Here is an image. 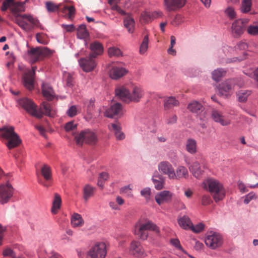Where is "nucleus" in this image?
Returning <instances> with one entry per match:
<instances>
[{"mask_svg": "<svg viewBox=\"0 0 258 258\" xmlns=\"http://www.w3.org/2000/svg\"><path fill=\"white\" fill-rule=\"evenodd\" d=\"M18 103L29 114L37 118H42L43 114L53 117L55 114V111L48 102H42L39 109H37V105L34 102L28 98L19 99Z\"/></svg>", "mask_w": 258, "mask_h": 258, "instance_id": "nucleus-1", "label": "nucleus"}, {"mask_svg": "<svg viewBox=\"0 0 258 258\" xmlns=\"http://www.w3.org/2000/svg\"><path fill=\"white\" fill-rule=\"evenodd\" d=\"M203 187L212 195L214 201L218 202L225 197V190L223 185L214 178H209L203 183Z\"/></svg>", "mask_w": 258, "mask_h": 258, "instance_id": "nucleus-2", "label": "nucleus"}, {"mask_svg": "<svg viewBox=\"0 0 258 258\" xmlns=\"http://www.w3.org/2000/svg\"><path fill=\"white\" fill-rule=\"evenodd\" d=\"M148 231H152L155 233L160 232L157 226L149 220L140 219L135 225L134 233L141 239L145 240L148 236Z\"/></svg>", "mask_w": 258, "mask_h": 258, "instance_id": "nucleus-3", "label": "nucleus"}, {"mask_svg": "<svg viewBox=\"0 0 258 258\" xmlns=\"http://www.w3.org/2000/svg\"><path fill=\"white\" fill-rule=\"evenodd\" d=\"M0 139L7 141L6 145L9 149L18 146L21 143L19 136L14 131V127L5 126L0 128Z\"/></svg>", "mask_w": 258, "mask_h": 258, "instance_id": "nucleus-4", "label": "nucleus"}, {"mask_svg": "<svg viewBox=\"0 0 258 258\" xmlns=\"http://www.w3.org/2000/svg\"><path fill=\"white\" fill-rule=\"evenodd\" d=\"M15 22L24 31L29 32L31 31L34 27L39 26V21L29 15H17L14 20Z\"/></svg>", "mask_w": 258, "mask_h": 258, "instance_id": "nucleus-5", "label": "nucleus"}, {"mask_svg": "<svg viewBox=\"0 0 258 258\" xmlns=\"http://www.w3.org/2000/svg\"><path fill=\"white\" fill-rule=\"evenodd\" d=\"M52 52V50L47 47H39L32 48L28 50V55L30 62L33 64L42 60L45 57L51 55Z\"/></svg>", "mask_w": 258, "mask_h": 258, "instance_id": "nucleus-6", "label": "nucleus"}, {"mask_svg": "<svg viewBox=\"0 0 258 258\" xmlns=\"http://www.w3.org/2000/svg\"><path fill=\"white\" fill-rule=\"evenodd\" d=\"M61 5H56L52 2H47L45 3L46 8L48 12L50 13L55 12L61 10V12L64 14V16L70 19H72L75 14L76 10L74 6H64L61 9Z\"/></svg>", "mask_w": 258, "mask_h": 258, "instance_id": "nucleus-7", "label": "nucleus"}, {"mask_svg": "<svg viewBox=\"0 0 258 258\" xmlns=\"http://www.w3.org/2000/svg\"><path fill=\"white\" fill-rule=\"evenodd\" d=\"M75 140L78 145L82 146L84 143L94 145L97 142V138L94 133L89 130H85L77 134Z\"/></svg>", "mask_w": 258, "mask_h": 258, "instance_id": "nucleus-8", "label": "nucleus"}, {"mask_svg": "<svg viewBox=\"0 0 258 258\" xmlns=\"http://www.w3.org/2000/svg\"><path fill=\"white\" fill-rule=\"evenodd\" d=\"M249 21L247 18L239 19L232 23L231 32L234 37H239L244 33Z\"/></svg>", "mask_w": 258, "mask_h": 258, "instance_id": "nucleus-9", "label": "nucleus"}, {"mask_svg": "<svg viewBox=\"0 0 258 258\" xmlns=\"http://www.w3.org/2000/svg\"><path fill=\"white\" fill-rule=\"evenodd\" d=\"M106 253L104 242L96 243L88 251L86 258H104Z\"/></svg>", "mask_w": 258, "mask_h": 258, "instance_id": "nucleus-10", "label": "nucleus"}, {"mask_svg": "<svg viewBox=\"0 0 258 258\" xmlns=\"http://www.w3.org/2000/svg\"><path fill=\"white\" fill-rule=\"evenodd\" d=\"M236 84V80L234 79L227 80L219 84L218 87L219 94L224 97L230 96L234 91Z\"/></svg>", "mask_w": 258, "mask_h": 258, "instance_id": "nucleus-11", "label": "nucleus"}, {"mask_svg": "<svg viewBox=\"0 0 258 258\" xmlns=\"http://www.w3.org/2000/svg\"><path fill=\"white\" fill-rule=\"evenodd\" d=\"M14 194V188L9 183L0 185V203L2 205L9 202Z\"/></svg>", "mask_w": 258, "mask_h": 258, "instance_id": "nucleus-12", "label": "nucleus"}, {"mask_svg": "<svg viewBox=\"0 0 258 258\" xmlns=\"http://www.w3.org/2000/svg\"><path fill=\"white\" fill-rule=\"evenodd\" d=\"M206 245L212 249H215L220 246L223 242L222 237L219 234L210 232L205 238Z\"/></svg>", "mask_w": 258, "mask_h": 258, "instance_id": "nucleus-13", "label": "nucleus"}, {"mask_svg": "<svg viewBox=\"0 0 258 258\" xmlns=\"http://www.w3.org/2000/svg\"><path fill=\"white\" fill-rule=\"evenodd\" d=\"M211 117L214 121L219 123L222 126L228 125L231 123L229 118L223 115L222 111L215 108L211 111Z\"/></svg>", "mask_w": 258, "mask_h": 258, "instance_id": "nucleus-14", "label": "nucleus"}, {"mask_svg": "<svg viewBox=\"0 0 258 258\" xmlns=\"http://www.w3.org/2000/svg\"><path fill=\"white\" fill-rule=\"evenodd\" d=\"M94 57L89 56L86 58H81L79 62L80 67L85 72H89L93 71L96 66V63Z\"/></svg>", "mask_w": 258, "mask_h": 258, "instance_id": "nucleus-15", "label": "nucleus"}, {"mask_svg": "<svg viewBox=\"0 0 258 258\" xmlns=\"http://www.w3.org/2000/svg\"><path fill=\"white\" fill-rule=\"evenodd\" d=\"M144 94L142 89L138 86L133 85L132 86L131 92H130V99L126 98L128 102H138Z\"/></svg>", "mask_w": 258, "mask_h": 258, "instance_id": "nucleus-16", "label": "nucleus"}, {"mask_svg": "<svg viewBox=\"0 0 258 258\" xmlns=\"http://www.w3.org/2000/svg\"><path fill=\"white\" fill-rule=\"evenodd\" d=\"M158 170L163 174L168 175L169 179H172L175 175V171L172 165L167 161H162L158 164Z\"/></svg>", "mask_w": 258, "mask_h": 258, "instance_id": "nucleus-17", "label": "nucleus"}, {"mask_svg": "<svg viewBox=\"0 0 258 258\" xmlns=\"http://www.w3.org/2000/svg\"><path fill=\"white\" fill-rule=\"evenodd\" d=\"M122 114L121 104L119 103H115L105 111L104 115L107 117L113 118L115 115H121Z\"/></svg>", "mask_w": 258, "mask_h": 258, "instance_id": "nucleus-18", "label": "nucleus"}, {"mask_svg": "<svg viewBox=\"0 0 258 258\" xmlns=\"http://www.w3.org/2000/svg\"><path fill=\"white\" fill-rule=\"evenodd\" d=\"M173 194L169 190H163L155 196V199L158 205H161L164 203H169L171 201Z\"/></svg>", "mask_w": 258, "mask_h": 258, "instance_id": "nucleus-19", "label": "nucleus"}, {"mask_svg": "<svg viewBox=\"0 0 258 258\" xmlns=\"http://www.w3.org/2000/svg\"><path fill=\"white\" fill-rule=\"evenodd\" d=\"M129 252L136 257L143 256L144 254V250L140 242L136 240H133L131 243Z\"/></svg>", "mask_w": 258, "mask_h": 258, "instance_id": "nucleus-20", "label": "nucleus"}, {"mask_svg": "<svg viewBox=\"0 0 258 258\" xmlns=\"http://www.w3.org/2000/svg\"><path fill=\"white\" fill-rule=\"evenodd\" d=\"M36 69V67H32V71L27 73L24 77V85L29 90H32L34 88V79Z\"/></svg>", "mask_w": 258, "mask_h": 258, "instance_id": "nucleus-21", "label": "nucleus"}, {"mask_svg": "<svg viewBox=\"0 0 258 258\" xmlns=\"http://www.w3.org/2000/svg\"><path fill=\"white\" fill-rule=\"evenodd\" d=\"M127 70L124 68L113 66L109 71L110 77L114 80H118L127 73Z\"/></svg>", "mask_w": 258, "mask_h": 258, "instance_id": "nucleus-22", "label": "nucleus"}, {"mask_svg": "<svg viewBox=\"0 0 258 258\" xmlns=\"http://www.w3.org/2000/svg\"><path fill=\"white\" fill-rule=\"evenodd\" d=\"M185 2V0H164L166 9L169 11H175L182 7Z\"/></svg>", "mask_w": 258, "mask_h": 258, "instance_id": "nucleus-23", "label": "nucleus"}, {"mask_svg": "<svg viewBox=\"0 0 258 258\" xmlns=\"http://www.w3.org/2000/svg\"><path fill=\"white\" fill-rule=\"evenodd\" d=\"M90 49L91 52L89 56L95 58L98 55H101L103 52V47L102 45L98 41H95L91 43L90 45Z\"/></svg>", "mask_w": 258, "mask_h": 258, "instance_id": "nucleus-24", "label": "nucleus"}, {"mask_svg": "<svg viewBox=\"0 0 258 258\" xmlns=\"http://www.w3.org/2000/svg\"><path fill=\"white\" fill-rule=\"evenodd\" d=\"M115 94L122 101L128 103L126 98L130 99V91L123 86H118L115 89Z\"/></svg>", "mask_w": 258, "mask_h": 258, "instance_id": "nucleus-25", "label": "nucleus"}, {"mask_svg": "<svg viewBox=\"0 0 258 258\" xmlns=\"http://www.w3.org/2000/svg\"><path fill=\"white\" fill-rule=\"evenodd\" d=\"M110 130L113 131L117 140H122L125 138V135L121 132V126L118 122L111 123L108 125Z\"/></svg>", "mask_w": 258, "mask_h": 258, "instance_id": "nucleus-26", "label": "nucleus"}, {"mask_svg": "<svg viewBox=\"0 0 258 258\" xmlns=\"http://www.w3.org/2000/svg\"><path fill=\"white\" fill-rule=\"evenodd\" d=\"M124 27L130 33H133L135 29V21L130 14H127L123 19Z\"/></svg>", "mask_w": 258, "mask_h": 258, "instance_id": "nucleus-27", "label": "nucleus"}, {"mask_svg": "<svg viewBox=\"0 0 258 258\" xmlns=\"http://www.w3.org/2000/svg\"><path fill=\"white\" fill-rule=\"evenodd\" d=\"M42 93L44 97L48 100H51L54 97V92L52 87L48 84H42Z\"/></svg>", "mask_w": 258, "mask_h": 258, "instance_id": "nucleus-28", "label": "nucleus"}, {"mask_svg": "<svg viewBox=\"0 0 258 258\" xmlns=\"http://www.w3.org/2000/svg\"><path fill=\"white\" fill-rule=\"evenodd\" d=\"M177 221L179 226L185 230L189 229L191 226L192 222L190 218L186 215L178 217Z\"/></svg>", "mask_w": 258, "mask_h": 258, "instance_id": "nucleus-29", "label": "nucleus"}, {"mask_svg": "<svg viewBox=\"0 0 258 258\" xmlns=\"http://www.w3.org/2000/svg\"><path fill=\"white\" fill-rule=\"evenodd\" d=\"M197 142L193 139H188L185 143L186 150L191 154H194L197 152Z\"/></svg>", "mask_w": 258, "mask_h": 258, "instance_id": "nucleus-30", "label": "nucleus"}, {"mask_svg": "<svg viewBox=\"0 0 258 258\" xmlns=\"http://www.w3.org/2000/svg\"><path fill=\"white\" fill-rule=\"evenodd\" d=\"M152 181L154 184V187L156 189L161 190L164 187L165 179L162 175H153L152 177Z\"/></svg>", "mask_w": 258, "mask_h": 258, "instance_id": "nucleus-31", "label": "nucleus"}, {"mask_svg": "<svg viewBox=\"0 0 258 258\" xmlns=\"http://www.w3.org/2000/svg\"><path fill=\"white\" fill-rule=\"evenodd\" d=\"M188 109L192 112L200 114L204 109L201 103L197 101H193L188 105Z\"/></svg>", "mask_w": 258, "mask_h": 258, "instance_id": "nucleus-32", "label": "nucleus"}, {"mask_svg": "<svg viewBox=\"0 0 258 258\" xmlns=\"http://www.w3.org/2000/svg\"><path fill=\"white\" fill-rule=\"evenodd\" d=\"M61 204V199L60 195L57 193L54 194V198L52 202V207L51 212L53 214H56L58 210L60 209Z\"/></svg>", "mask_w": 258, "mask_h": 258, "instance_id": "nucleus-33", "label": "nucleus"}, {"mask_svg": "<svg viewBox=\"0 0 258 258\" xmlns=\"http://www.w3.org/2000/svg\"><path fill=\"white\" fill-rule=\"evenodd\" d=\"M187 176L188 171L187 169L184 166H180L176 169L175 175L172 177L171 179L186 178Z\"/></svg>", "mask_w": 258, "mask_h": 258, "instance_id": "nucleus-34", "label": "nucleus"}, {"mask_svg": "<svg viewBox=\"0 0 258 258\" xmlns=\"http://www.w3.org/2000/svg\"><path fill=\"white\" fill-rule=\"evenodd\" d=\"M189 169L193 175L196 178H199L203 173V170L198 162H194L189 167Z\"/></svg>", "mask_w": 258, "mask_h": 258, "instance_id": "nucleus-35", "label": "nucleus"}, {"mask_svg": "<svg viewBox=\"0 0 258 258\" xmlns=\"http://www.w3.org/2000/svg\"><path fill=\"white\" fill-rule=\"evenodd\" d=\"M95 187L92 186L87 184L83 188V198L86 202L94 195Z\"/></svg>", "mask_w": 258, "mask_h": 258, "instance_id": "nucleus-36", "label": "nucleus"}, {"mask_svg": "<svg viewBox=\"0 0 258 258\" xmlns=\"http://www.w3.org/2000/svg\"><path fill=\"white\" fill-rule=\"evenodd\" d=\"M24 4L20 2H14V4L11 7V12L15 16V19L17 15H20L19 13L24 12L25 11Z\"/></svg>", "mask_w": 258, "mask_h": 258, "instance_id": "nucleus-37", "label": "nucleus"}, {"mask_svg": "<svg viewBox=\"0 0 258 258\" xmlns=\"http://www.w3.org/2000/svg\"><path fill=\"white\" fill-rule=\"evenodd\" d=\"M84 224V220L82 216L78 214L74 213L71 218V224L73 227L82 226Z\"/></svg>", "mask_w": 258, "mask_h": 258, "instance_id": "nucleus-38", "label": "nucleus"}, {"mask_svg": "<svg viewBox=\"0 0 258 258\" xmlns=\"http://www.w3.org/2000/svg\"><path fill=\"white\" fill-rule=\"evenodd\" d=\"M179 102L173 97H169L164 100V107L165 110L178 105Z\"/></svg>", "mask_w": 258, "mask_h": 258, "instance_id": "nucleus-39", "label": "nucleus"}, {"mask_svg": "<svg viewBox=\"0 0 258 258\" xmlns=\"http://www.w3.org/2000/svg\"><path fill=\"white\" fill-rule=\"evenodd\" d=\"M252 7L251 0H242L240 5V12L243 14H247L250 12Z\"/></svg>", "mask_w": 258, "mask_h": 258, "instance_id": "nucleus-40", "label": "nucleus"}, {"mask_svg": "<svg viewBox=\"0 0 258 258\" xmlns=\"http://www.w3.org/2000/svg\"><path fill=\"white\" fill-rule=\"evenodd\" d=\"M246 32L250 36H256L258 35V22H253L249 25L246 29Z\"/></svg>", "mask_w": 258, "mask_h": 258, "instance_id": "nucleus-41", "label": "nucleus"}, {"mask_svg": "<svg viewBox=\"0 0 258 258\" xmlns=\"http://www.w3.org/2000/svg\"><path fill=\"white\" fill-rule=\"evenodd\" d=\"M250 94L251 91L248 90H241L236 93L238 100L240 102H245Z\"/></svg>", "mask_w": 258, "mask_h": 258, "instance_id": "nucleus-42", "label": "nucleus"}, {"mask_svg": "<svg viewBox=\"0 0 258 258\" xmlns=\"http://www.w3.org/2000/svg\"><path fill=\"white\" fill-rule=\"evenodd\" d=\"M226 71L223 69H218L214 70L212 73V78L215 81H219L221 78L224 77Z\"/></svg>", "mask_w": 258, "mask_h": 258, "instance_id": "nucleus-43", "label": "nucleus"}, {"mask_svg": "<svg viewBox=\"0 0 258 258\" xmlns=\"http://www.w3.org/2000/svg\"><path fill=\"white\" fill-rule=\"evenodd\" d=\"M88 33L85 25H81L77 30V37L80 39H85L88 37Z\"/></svg>", "mask_w": 258, "mask_h": 258, "instance_id": "nucleus-44", "label": "nucleus"}, {"mask_svg": "<svg viewBox=\"0 0 258 258\" xmlns=\"http://www.w3.org/2000/svg\"><path fill=\"white\" fill-rule=\"evenodd\" d=\"M41 174L45 180L49 181L51 180V173L49 167L44 165L41 168Z\"/></svg>", "mask_w": 258, "mask_h": 258, "instance_id": "nucleus-45", "label": "nucleus"}, {"mask_svg": "<svg viewBox=\"0 0 258 258\" xmlns=\"http://www.w3.org/2000/svg\"><path fill=\"white\" fill-rule=\"evenodd\" d=\"M149 36L146 35L144 36L143 41L140 45V53L141 54H144L147 50L148 48Z\"/></svg>", "mask_w": 258, "mask_h": 258, "instance_id": "nucleus-46", "label": "nucleus"}, {"mask_svg": "<svg viewBox=\"0 0 258 258\" xmlns=\"http://www.w3.org/2000/svg\"><path fill=\"white\" fill-rule=\"evenodd\" d=\"M94 99H91L90 100L86 101L85 102L84 108H86L87 113L89 115H91L92 112L94 109Z\"/></svg>", "mask_w": 258, "mask_h": 258, "instance_id": "nucleus-47", "label": "nucleus"}, {"mask_svg": "<svg viewBox=\"0 0 258 258\" xmlns=\"http://www.w3.org/2000/svg\"><path fill=\"white\" fill-rule=\"evenodd\" d=\"M225 14L230 20L235 19L237 16L234 8L232 7H227L225 10Z\"/></svg>", "mask_w": 258, "mask_h": 258, "instance_id": "nucleus-48", "label": "nucleus"}, {"mask_svg": "<svg viewBox=\"0 0 258 258\" xmlns=\"http://www.w3.org/2000/svg\"><path fill=\"white\" fill-rule=\"evenodd\" d=\"M158 13L151 14L148 12H144L142 14V19L144 21L145 23H149L154 18L157 16Z\"/></svg>", "mask_w": 258, "mask_h": 258, "instance_id": "nucleus-49", "label": "nucleus"}, {"mask_svg": "<svg viewBox=\"0 0 258 258\" xmlns=\"http://www.w3.org/2000/svg\"><path fill=\"white\" fill-rule=\"evenodd\" d=\"M108 53L110 57H118L122 55L121 50L119 48L115 47L109 48L108 50Z\"/></svg>", "mask_w": 258, "mask_h": 258, "instance_id": "nucleus-50", "label": "nucleus"}, {"mask_svg": "<svg viewBox=\"0 0 258 258\" xmlns=\"http://www.w3.org/2000/svg\"><path fill=\"white\" fill-rule=\"evenodd\" d=\"M108 178V174L106 172H102L100 173L97 184L99 186L103 188L104 186V182Z\"/></svg>", "mask_w": 258, "mask_h": 258, "instance_id": "nucleus-51", "label": "nucleus"}, {"mask_svg": "<svg viewBox=\"0 0 258 258\" xmlns=\"http://www.w3.org/2000/svg\"><path fill=\"white\" fill-rule=\"evenodd\" d=\"M37 41L41 44H46L48 42L47 37L46 34L42 33H37L36 35Z\"/></svg>", "mask_w": 258, "mask_h": 258, "instance_id": "nucleus-52", "label": "nucleus"}, {"mask_svg": "<svg viewBox=\"0 0 258 258\" xmlns=\"http://www.w3.org/2000/svg\"><path fill=\"white\" fill-rule=\"evenodd\" d=\"M171 42H170V46L167 50V52L168 54L174 56L176 55V51L175 49H174L173 46L176 43V38L174 36H171L170 37Z\"/></svg>", "mask_w": 258, "mask_h": 258, "instance_id": "nucleus-53", "label": "nucleus"}, {"mask_svg": "<svg viewBox=\"0 0 258 258\" xmlns=\"http://www.w3.org/2000/svg\"><path fill=\"white\" fill-rule=\"evenodd\" d=\"M14 2L15 0H5L3 3L1 10L3 12H5L9 8H10L11 10V7H12Z\"/></svg>", "mask_w": 258, "mask_h": 258, "instance_id": "nucleus-54", "label": "nucleus"}, {"mask_svg": "<svg viewBox=\"0 0 258 258\" xmlns=\"http://www.w3.org/2000/svg\"><path fill=\"white\" fill-rule=\"evenodd\" d=\"M204 228V225L203 223H199L196 226H194L192 224H191V227L189 228L193 232L195 233H199L201 232Z\"/></svg>", "mask_w": 258, "mask_h": 258, "instance_id": "nucleus-55", "label": "nucleus"}, {"mask_svg": "<svg viewBox=\"0 0 258 258\" xmlns=\"http://www.w3.org/2000/svg\"><path fill=\"white\" fill-rule=\"evenodd\" d=\"M64 128L67 132L73 131L77 128V124L73 121H70L66 124Z\"/></svg>", "mask_w": 258, "mask_h": 258, "instance_id": "nucleus-56", "label": "nucleus"}, {"mask_svg": "<svg viewBox=\"0 0 258 258\" xmlns=\"http://www.w3.org/2000/svg\"><path fill=\"white\" fill-rule=\"evenodd\" d=\"M67 114L70 117H74L77 114V109L75 105H73L70 107L67 111Z\"/></svg>", "mask_w": 258, "mask_h": 258, "instance_id": "nucleus-57", "label": "nucleus"}, {"mask_svg": "<svg viewBox=\"0 0 258 258\" xmlns=\"http://www.w3.org/2000/svg\"><path fill=\"white\" fill-rule=\"evenodd\" d=\"M3 255L4 256H10L13 258L16 257V255L14 251L10 248H7L4 250Z\"/></svg>", "mask_w": 258, "mask_h": 258, "instance_id": "nucleus-58", "label": "nucleus"}, {"mask_svg": "<svg viewBox=\"0 0 258 258\" xmlns=\"http://www.w3.org/2000/svg\"><path fill=\"white\" fill-rule=\"evenodd\" d=\"M132 188L130 185L124 186L120 188V192L121 194H126L128 196H132Z\"/></svg>", "mask_w": 258, "mask_h": 258, "instance_id": "nucleus-59", "label": "nucleus"}, {"mask_svg": "<svg viewBox=\"0 0 258 258\" xmlns=\"http://www.w3.org/2000/svg\"><path fill=\"white\" fill-rule=\"evenodd\" d=\"M212 203L211 197L209 195H203L202 198V204L206 206Z\"/></svg>", "mask_w": 258, "mask_h": 258, "instance_id": "nucleus-60", "label": "nucleus"}, {"mask_svg": "<svg viewBox=\"0 0 258 258\" xmlns=\"http://www.w3.org/2000/svg\"><path fill=\"white\" fill-rule=\"evenodd\" d=\"M141 194L142 196L144 197L146 199H149L151 194L150 188L149 187L144 188L141 190Z\"/></svg>", "mask_w": 258, "mask_h": 258, "instance_id": "nucleus-61", "label": "nucleus"}, {"mask_svg": "<svg viewBox=\"0 0 258 258\" xmlns=\"http://www.w3.org/2000/svg\"><path fill=\"white\" fill-rule=\"evenodd\" d=\"M254 199H255V194L253 192H250L245 196L244 203L246 204H248L251 200Z\"/></svg>", "mask_w": 258, "mask_h": 258, "instance_id": "nucleus-62", "label": "nucleus"}, {"mask_svg": "<svg viewBox=\"0 0 258 258\" xmlns=\"http://www.w3.org/2000/svg\"><path fill=\"white\" fill-rule=\"evenodd\" d=\"M236 48L239 50H245L248 48V45L244 41H240L237 44Z\"/></svg>", "mask_w": 258, "mask_h": 258, "instance_id": "nucleus-63", "label": "nucleus"}, {"mask_svg": "<svg viewBox=\"0 0 258 258\" xmlns=\"http://www.w3.org/2000/svg\"><path fill=\"white\" fill-rule=\"evenodd\" d=\"M249 77L253 78L258 86V68L250 74H246Z\"/></svg>", "mask_w": 258, "mask_h": 258, "instance_id": "nucleus-64", "label": "nucleus"}]
</instances>
